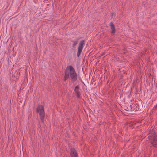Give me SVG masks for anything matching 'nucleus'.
Here are the masks:
<instances>
[{
    "label": "nucleus",
    "instance_id": "1",
    "mask_svg": "<svg viewBox=\"0 0 157 157\" xmlns=\"http://www.w3.org/2000/svg\"><path fill=\"white\" fill-rule=\"evenodd\" d=\"M67 68H69V71L65 72L63 78L64 80L65 81L70 77L72 81L74 82L76 81L77 79L78 75L74 68L71 65L68 66Z\"/></svg>",
    "mask_w": 157,
    "mask_h": 157
},
{
    "label": "nucleus",
    "instance_id": "2",
    "mask_svg": "<svg viewBox=\"0 0 157 157\" xmlns=\"http://www.w3.org/2000/svg\"><path fill=\"white\" fill-rule=\"evenodd\" d=\"M148 131V140L153 146L157 147V135L154 130V128L151 127Z\"/></svg>",
    "mask_w": 157,
    "mask_h": 157
},
{
    "label": "nucleus",
    "instance_id": "3",
    "mask_svg": "<svg viewBox=\"0 0 157 157\" xmlns=\"http://www.w3.org/2000/svg\"><path fill=\"white\" fill-rule=\"evenodd\" d=\"M37 112L39 113L42 122L44 123L45 117V113L43 106L41 105H39L37 108Z\"/></svg>",
    "mask_w": 157,
    "mask_h": 157
},
{
    "label": "nucleus",
    "instance_id": "4",
    "mask_svg": "<svg viewBox=\"0 0 157 157\" xmlns=\"http://www.w3.org/2000/svg\"><path fill=\"white\" fill-rule=\"evenodd\" d=\"M84 40H82L81 41L79 44L78 50L77 52V56L79 57L82 52L83 47V45L84 44Z\"/></svg>",
    "mask_w": 157,
    "mask_h": 157
},
{
    "label": "nucleus",
    "instance_id": "5",
    "mask_svg": "<svg viewBox=\"0 0 157 157\" xmlns=\"http://www.w3.org/2000/svg\"><path fill=\"white\" fill-rule=\"evenodd\" d=\"M70 155V157H78L77 153L74 148H72L71 149Z\"/></svg>",
    "mask_w": 157,
    "mask_h": 157
},
{
    "label": "nucleus",
    "instance_id": "6",
    "mask_svg": "<svg viewBox=\"0 0 157 157\" xmlns=\"http://www.w3.org/2000/svg\"><path fill=\"white\" fill-rule=\"evenodd\" d=\"M74 91L75 92V95L77 98H80L81 94L79 91V87L78 86H77L75 87Z\"/></svg>",
    "mask_w": 157,
    "mask_h": 157
},
{
    "label": "nucleus",
    "instance_id": "7",
    "mask_svg": "<svg viewBox=\"0 0 157 157\" xmlns=\"http://www.w3.org/2000/svg\"><path fill=\"white\" fill-rule=\"evenodd\" d=\"M110 26L111 28V29L112 30L111 32V34H114L115 33V26L113 24V23L112 22H111L110 23Z\"/></svg>",
    "mask_w": 157,
    "mask_h": 157
},
{
    "label": "nucleus",
    "instance_id": "8",
    "mask_svg": "<svg viewBox=\"0 0 157 157\" xmlns=\"http://www.w3.org/2000/svg\"><path fill=\"white\" fill-rule=\"evenodd\" d=\"M77 43H78L77 41H75L73 44V45H72L73 47L77 45Z\"/></svg>",
    "mask_w": 157,
    "mask_h": 157
},
{
    "label": "nucleus",
    "instance_id": "9",
    "mask_svg": "<svg viewBox=\"0 0 157 157\" xmlns=\"http://www.w3.org/2000/svg\"><path fill=\"white\" fill-rule=\"evenodd\" d=\"M113 13H112V16L113 15Z\"/></svg>",
    "mask_w": 157,
    "mask_h": 157
}]
</instances>
